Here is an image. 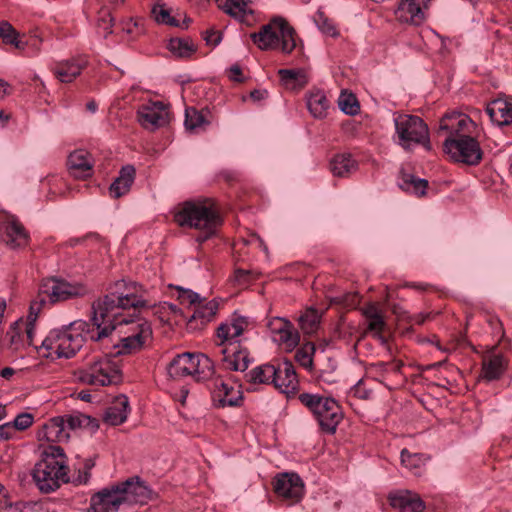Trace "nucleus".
Instances as JSON below:
<instances>
[{
    "instance_id": "f257e3e1",
    "label": "nucleus",
    "mask_w": 512,
    "mask_h": 512,
    "mask_svg": "<svg viewBox=\"0 0 512 512\" xmlns=\"http://www.w3.org/2000/svg\"><path fill=\"white\" fill-rule=\"evenodd\" d=\"M144 294V289L136 282H115L108 293L92 305L91 320L96 331H92L91 339L99 341L119 328L122 336L115 345L117 355L135 354L148 347L153 339L151 324L144 318H121L126 309L148 305Z\"/></svg>"
},
{
    "instance_id": "f03ea898",
    "label": "nucleus",
    "mask_w": 512,
    "mask_h": 512,
    "mask_svg": "<svg viewBox=\"0 0 512 512\" xmlns=\"http://www.w3.org/2000/svg\"><path fill=\"white\" fill-rule=\"evenodd\" d=\"M151 498L146 483L135 476L103 488L90 499L93 512H117L123 504H144Z\"/></svg>"
},
{
    "instance_id": "7ed1b4c3",
    "label": "nucleus",
    "mask_w": 512,
    "mask_h": 512,
    "mask_svg": "<svg viewBox=\"0 0 512 512\" xmlns=\"http://www.w3.org/2000/svg\"><path fill=\"white\" fill-rule=\"evenodd\" d=\"M175 222L181 227L201 231L196 241L205 242L214 235L222 224L218 208L213 199L203 198L184 202L174 215Z\"/></svg>"
},
{
    "instance_id": "20e7f679",
    "label": "nucleus",
    "mask_w": 512,
    "mask_h": 512,
    "mask_svg": "<svg viewBox=\"0 0 512 512\" xmlns=\"http://www.w3.org/2000/svg\"><path fill=\"white\" fill-rule=\"evenodd\" d=\"M67 456L62 447L47 445L41 450L40 460L35 464L32 477L42 493H51L61 484L69 482Z\"/></svg>"
},
{
    "instance_id": "39448f33",
    "label": "nucleus",
    "mask_w": 512,
    "mask_h": 512,
    "mask_svg": "<svg viewBox=\"0 0 512 512\" xmlns=\"http://www.w3.org/2000/svg\"><path fill=\"white\" fill-rule=\"evenodd\" d=\"M85 326V322L77 321L64 329L50 331L41 342L43 356L51 359L73 357L85 342L82 334Z\"/></svg>"
},
{
    "instance_id": "423d86ee",
    "label": "nucleus",
    "mask_w": 512,
    "mask_h": 512,
    "mask_svg": "<svg viewBox=\"0 0 512 512\" xmlns=\"http://www.w3.org/2000/svg\"><path fill=\"white\" fill-rule=\"evenodd\" d=\"M250 38L263 51L280 48L283 53L290 54L297 46L295 29L280 16L262 25L258 32L251 33Z\"/></svg>"
},
{
    "instance_id": "0eeeda50",
    "label": "nucleus",
    "mask_w": 512,
    "mask_h": 512,
    "mask_svg": "<svg viewBox=\"0 0 512 512\" xmlns=\"http://www.w3.org/2000/svg\"><path fill=\"white\" fill-rule=\"evenodd\" d=\"M79 382L91 386L116 385L122 381V371L117 354L98 355L76 372Z\"/></svg>"
},
{
    "instance_id": "6e6552de",
    "label": "nucleus",
    "mask_w": 512,
    "mask_h": 512,
    "mask_svg": "<svg viewBox=\"0 0 512 512\" xmlns=\"http://www.w3.org/2000/svg\"><path fill=\"white\" fill-rule=\"evenodd\" d=\"M394 126V141L405 151H412L415 146L431 150L429 127L419 116L398 114L394 118Z\"/></svg>"
},
{
    "instance_id": "1a4fd4ad",
    "label": "nucleus",
    "mask_w": 512,
    "mask_h": 512,
    "mask_svg": "<svg viewBox=\"0 0 512 512\" xmlns=\"http://www.w3.org/2000/svg\"><path fill=\"white\" fill-rule=\"evenodd\" d=\"M298 399L314 415L322 431L335 433L343 419L341 407L335 399L313 393H301Z\"/></svg>"
},
{
    "instance_id": "9d476101",
    "label": "nucleus",
    "mask_w": 512,
    "mask_h": 512,
    "mask_svg": "<svg viewBox=\"0 0 512 512\" xmlns=\"http://www.w3.org/2000/svg\"><path fill=\"white\" fill-rule=\"evenodd\" d=\"M168 374L173 379L191 376L195 381H205L214 372L212 360L202 353L185 352L175 356L167 367Z\"/></svg>"
},
{
    "instance_id": "9b49d317",
    "label": "nucleus",
    "mask_w": 512,
    "mask_h": 512,
    "mask_svg": "<svg viewBox=\"0 0 512 512\" xmlns=\"http://www.w3.org/2000/svg\"><path fill=\"white\" fill-rule=\"evenodd\" d=\"M443 151L457 163L477 165L482 160L483 152L479 142L472 136L445 138Z\"/></svg>"
},
{
    "instance_id": "f8f14e48",
    "label": "nucleus",
    "mask_w": 512,
    "mask_h": 512,
    "mask_svg": "<svg viewBox=\"0 0 512 512\" xmlns=\"http://www.w3.org/2000/svg\"><path fill=\"white\" fill-rule=\"evenodd\" d=\"M39 290L41 295L49 301V304L83 297L90 292L87 285L82 282H68L56 277L44 279Z\"/></svg>"
},
{
    "instance_id": "ddd939ff",
    "label": "nucleus",
    "mask_w": 512,
    "mask_h": 512,
    "mask_svg": "<svg viewBox=\"0 0 512 512\" xmlns=\"http://www.w3.org/2000/svg\"><path fill=\"white\" fill-rule=\"evenodd\" d=\"M211 393L212 403L217 408L239 406L243 397L238 387L222 376H215L205 380Z\"/></svg>"
},
{
    "instance_id": "4468645a",
    "label": "nucleus",
    "mask_w": 512,
    "mask_h": 512,
    "mask_svg": "<svg viewBox=\"0 0 512 512\" xmlns=\"http://www.w3.org/2000/svg\"><path fill=\"white\" fill-rule=\"evenodd\" d=\"M249 319L245 316L234 314L230 319L221 323L216 329V345L218 348L229 346L234 342H240V336L248 329Z\"/></svg>"
},
{
    "instance_id": "2eb2a0df",
    "label": "nucleus",
    "mask_w": 512,
    "mask_h": 512,
    "mask_svg": "<svg viewBox=\"0 0 512 512\" xmlns=\"http://www.w3.org/2000/svg\"><path fill=\"white\" fill-rule=\"evenodd\" d=\"M430 0H401L395 10L400 23L419 26L424 23Z\"/></svg>"
},
{
    "instance_id": "dca6fc26",
    "label": "nucleus",
    "mask_w": 512,
    "mask_h": 512,
    "mask_svg": "<svg viewBox=\"0 0 512 512\" xmlns=\"http://www.w3.org/2000/svg\"><path fill=\"white\" fill-rule=\"evenodd\" d=\"M0 238L9 247L19 248L28 244L29 235L15 216L7 215L0 220Z\"/></svg>"
},
{
    "instance_id": "f3484780",
    "label": "nucleus",
    "mask_w": 512,
    "mask_h": 512,
    "mask_svg": "<svg viewBox=\"0 0 512 512\" xmlns=\"http://www.w3.org/2000/svg\"><path fill=\"white\" fill-rule=\"evenodd\" d=\"M137 116L141 126L150 130L162 127L169 121L167 106L160 101L143 104L139 107Z\"/></svg>"
},
{
    "instance_id": "a211bd4d",
    "label": "nucleus",
    "mask_w": 512,
    "mask_h": 512,
    "mask_svg": "<svg viewBox=\"0 0 512 512\" xmlns=\"http://www.w3.org/2000/svg\"><path fill=\"white\" fill-rule=\"evenodd\" d=\"M274 491L279 497L296 503L304 494V484L297 474L283 473L276 477Z\"/></svg>"
},
{
    "instance_id": "6ab92c4d",
    "label": "nucleus",
    "mask_w": 512,
    "mask_h": 512,
    "mask_svg": "<svg viewBox=\"0 0 512 512\" xmlns=\"http://www.w3.org/2000/svg\"><path fill=\"white\" fill-rule=\"evenodd\" d=\"M273 338L285 349H294L300 341L299 333L294 329L292 323L281 317H274L267 323Z\"/></svg>"
},
{
    "instance_id": "aec40b11",
    "label": "nucleus",
    "mask_w": 512,
    "mask_h": 512,
    "mask_svg": "<svg viewBox=\"0 0 512 512\" xmlns=\"http://www.w3.org/2000/svg\"><path fill=\"white\" fill-rule=\"evenodd\" d=\"M472 124V120L466 114L446 113L440 120L438 133L446 134V138H460L468 135Z\"/></svg>"
},
{
    "instance_id": "412c9836",
    "label": "nucleus",
    "mask_w": 512,
    "mask_h": 512,
    "mask_svg": "<svg viewBox=\"0 0 512 512\" xmlns=\"http://www.w3.org/2000/svg\"><path fill=\"white\" fill-rule=\"evenodd\" d=\"M219 352L223 356L222 363L227 370L243 372L248 368L251 360L249 352L240 342L219 348Z\"/></svg>"
},
{
    "instance_id": "4be33fe9",
    "label": "nucleus",
    "mask_w": 512,
    "mask_h": 512,
    "mask_svg": "<svg viewBox=\"0 0 512 512\" xmlns=\"http://www.w3.org/2000/svg\"><path fill=\"white\" fill-rule=\"evenodd\" d=\"M93 165L91 154L83 149L71 152L67 159L70 175L80 180H85L93 175Z\"/></svg>"
},
{
    "instance_id": "5701e85b",
    "label": "nucleus",
    "mask_w": 512,
    "mask_h": 512,
    "mask_svg": "<svg viewBox=\"0 0 512 512\" xmlns=\"http://www.w3.org/2000/svg\"><path fill=\"white\" fill-rule=\"evenodd\" d=\"M389 504L400 512H423L425 503L421 497L410 490H399L390 493Z\"/></svg>"
},
{
    "instance_id": "b1692460",
    "label": "nucleus",
    "mask_w": 512,
    "mask_h": 512,
    "mask_svg": "<svg viewBox=\"0 0 512 512\" xmlns=\"http://www.w3.org/2000/svg\"><path fill=\"white\" fill-rule=\"evenodd\" d=\"M276 371L272 381L275 388L286 395L294 394L298 388V378L293 364L284 361L276 367Z\"/></svg>"
},
{
    "instance_id": "393cba45",
    "label": "nucleus",
    "mask_w": 512,
    "mask_h": 512,
    "mask_svg": "<svg viewBox=\"0 0 512 512\" xmlns=\"http://www.w3.org/2000/svg\"><path fill=\"white\" fill-rule=\"evenodd\" d=\"M219 9L234 19L250 25L254 21L253 10L248 6V0H215Z\"/></svg>"
},
{
    "instance_id": "a878e982",
    "label": "nucleus",
    "mask_w": 512,
    "mask_h": 512,
    "mask_svg": "<svg viewBox=\"0 0 512 512\" xmlns=\"http://www.w3.org/2000/svg\"><path fill=\"white\" fill-rule=\"evenodd\" d=\"M88 61L84 56L72 57L57 63L54 67L55 76L63 83H70L78 77Z\"/></svg>"
},
{
    "instance_id": "bb28decb",
    "label": "nucleus",
    "mask_w": 512,
    "mask_h": 512,
    "mask_svg": "<svg viewBox=\"0 0 512 512\" xmlns=\"http://www.w3.org/2000/svg\"><path fill=\"white\" fill-rule=\"evenodd\" d=\"M486 112L498 126L512 124V97L493 100L487 105Z\"/></svg>"
},
{
    "instance_id": "cd10ccee",
    "label": "nucleus",
    "mask_w": 512,
    "mask_h": 512,
    "mask_svg": "<svg viewBox=\"0 0 512 512\" xmlns=\"http://www.w3.org/2000/svg\"><path fill=\"white\" fill-rule=\"evenodd\" d=\"M70 433L66 429L65 417L56 416L49 419L38 433L39 440L45 439L48 442H65L69 439Z\"/></svg>"
},
{
    "instance_id": "c85d7f7f",
    "label": "nucleus",
    "mask_w": 512,
    "mask_h": 512,
    "mask_svg": "<svg viewBox=\"0 0 512 512\" xmlns=\"http://www.w3.org/2000/svg\"><path fill=\"white\" fill-rule=\"evenodd\" d=\"M151 15L158 24L172 27L188 28L191 19L184 13L171 14V10L164 4H155L151 9Z\"/></svg>"
},
{
    "instance_id": "c756f323",
    "label": "nucleus",
    "mask_w": 512,
    "mask_h": 512,
    "mask_svg": "<svg viewBox=\"0 0 512 512\" xmlns=\"http://www.w3.org/2000/svg\"><path fill=\"white\" fill-rule=\"evenodd\" d=\"M129 412L130 408L128 398L125 395H119L106 409L104 421L113 426L120 425L127 420Z\"/></svg>"
},
{
    "instance_id": "7c9ffc66",
    "label": "nucleus",
    "mask_w": 512,
    "mask_h": 512,
    "mask_svg": "<svg viewBox=\"0 0 512 512\" xmlns=\"http://www.w3.org/2000/svg\"><path fill=\"white\" fill-rule=\"evenodd\" d=\"M329 167L334 176L349 177L358 169V163L351 154L340 153L330 160Z\"/></svg>"
},
{
    "instance_id": "2f4dec72",
    "label": "nucleus",
    "mask_w": 512,
    "mask_h": 512,
    "mask_svg": "<svg viewBox=\"0 0 512 512\" xmlns=\"http://www.w3.org/2000/svg\"><path fill=\"white\" fill-rule=\"evenodd\" d=\"M135 168L132 165L124 166L119 176L110 185L109 191L114 198L125 195L131 188L135 179Z\"/></svg>"
},
{
    "instance_id": "473e14b6",
    "label": "nucleus",
    "mask_w": 512,
    "mask_h": 512,
    "mask_svg": "<svg viewBox=\"0 0 512 512\" xmlns=\"http://www.w3.org/2000/svg\"><path fill=\"white\" fill-rule=\"evenodd\" d=\"M361 311L367 320V331L380 335L384 330L385 321L378 305L376 303H369Z\"/></svg>"
},
{
    "instance_id": "72a5a7b5",
    "label": "nucleus",
    "mask_w": 512,
    "mask_h": 512,
    "mask_svg": "<svg viewBox=\"0 0 512 512\" xmlns=\"http://www.w3.org/2000/svg\"><path fill=\"white\" fill-rule=\"evenodd\" d=\"M278 75L282 84L289 89H302L308 83L304 69H280Z\"/></svg>"
},
{
    "instance_id": "f704fd0d",
    "label": "nucleus",
    "mask_w": 512,
    "mask_h": 512,
    "mask_svg": "<svg viewBox=\"0 0 512 512\" xmlns=\"http://www.w3.org/2000/svg\"><path fill=\"white\" fill-rule=\"evenodd\" d=\"M307 107L313 117L322 119L327 114L329 101L323 91H312L307 98Z\"/></svg>"
},
{
    "instance_id": "c9c22d12",
    "label": "nucleus",
    "mask_w": 512,
    "mask_h": 512,
    "mask_svg": "<svg viewBox=\"0 0 512 512\" xmlns=\"http://www.w3.org/2000/svg\"><path fill=\"white\" fill-rule=\"evenodd\" d=\"M505 370V361L501 355H492L483 361L482 377L487 381L499 379Z\"/></svg>"
},
{
    "instance_id": "e433bc0d",
    "label": "nucleus",
    "mask_w": 512,
    "mask_h": 512,
    "mask_svg": "<svg viewBox=\"0 0 512 512\" xmlns=\"http://www.w3.org/2000/svg\"><path fill=\"white\" fill-rule=\"evenodd\" d=\"M399 187L405 192L421 197L426 193L428 181L412 174L402 173Z\"/></svg>"
},
{
    "instance_id": "4c0bfd02",
    "label": "nucleus",
    "mask_w": 512,
    "mask_h": 512,
    "mask_svg": "<svg viewBox=\"0 0 512 512\" xmlns=\"http://www.w3.org/2000/svg\"><path fill=\"white\" fill-rule=\"evenodd\" d=\"M276 367L271 364L259 365L246 374L247 381L251 384H270L276 375Z\"/></svg>"
},
{
    "instance_id": "58836bf2",
    "label": "nucleus",
    "mask_w": 512,
    "mask_h": 512,
    "mask_svg": "<svg viewBox=\"0 0 512 512\" xmlns=\"http://www.w3.org/2000/svg\"><path fill=\"white\" fill-rule=\"evenodd\" d=\"M205 299H200L194 306L193 314L189 322L200 320L201 324H205L212 320L218 310V303L215 300L208 301L204 304Z\"/></svg>"
},
{
    "instance_id": "ea45409f",
    "label": "nucleus",
    "mask_w": 512,
    "mask_h": 512,
    "mask_svg": "<svg viewBox=\"0 0 512 512\" xmlns=\"http://www.w3.org/2000/svg\"><path fill=\"white\" fill-rule=\"evenodd\" d=\"M299 327L304 334L312 335L317 332L320 327L321 313L313 308H307L303 314L300 315Z\"/></svg>"
},
{
    "instance_id": "a19ab883",
    "label": "nucleus",
    "mask_w": 512,
    "mask_h": 512,
    "mask_svg": "<svg viewBox=\"0 0 512 512\" xmlns=\"http://www.w3.org/2000/svg\"><path fill=\"white\" fill-rule=\"evenodd\" d=\"M428 458L424 454L410 453L407 449L401 451V463L409 470H415V474L427 462Z\"/></svg>"
},
{
    "instance_id": "79ce46f5",
    "label": "nucleus",
    "mask_w": 512,
    "mask_h": 512,
    "mask_svg": "<svg viewBox=\"0 0 512 512\" xmlns=\"http://www.w3.org/2000/svg\"><path fill=\"white\" fill-rule=\"evenodd\" d=\"M168 49L177 57H189L194 51L195 47L189 39L173 38L168 43Z\"/></svg>"
},
{
    "instance_id": "37998d69",
    "label": "nucleus",
    "mask_w": 512,
    "mask_h": 512,
    "mask_svg": "<svg viewBox=\"0 0 512 512\" xmlns=\"http://www.w3.org/2000/svg\"><path fill=\"white\" fill-rule=\"evenodd\" d=\"M209 122L205 119L203 114L197 109L190 107L185 110V127L189 131H195Z\"/></svg>"
},
{
    "instance_id": "c03bdc74",
    "label": "nucleus",
    "mask_w": 512,
    "mask_h": 512,
    "mask_svg": "<svg viewBox=\"0 0 512 512\" xmlns=\"http://www.w3.org/2000/svg\"><path fill=\"white\" fill-rule=\"evenodd\" d=\"M338 106L342 112L348 115H356L360 106L357 98L352 93L343 91L338 98Z\"/></svg>"
},
{
    "instance_id": "a18cd8bd",
    "label": "nucleus",
    "mask_w": 512,
    "mask_h": 512,
    "mask_svg": "<svg viewBox=\"0 0 512 512\" xmlns=\"http://www.w3.org/2000/svg\"><path fill=\"white\" fill-rule=\"evenodd\" d=\"M315 345L312 342L303 344L295 353L297 362L304 368H311L313 364V355L315 353Z\"/></svg>"
},
{
    "instance_id": "49530a36",
    "label": "nucleus",
    "mask_w": 512,
    "mask_h": 512,
    "mask_svg": "<svg viewBox=\"0 0 512 512\" xmlns=\"http://www.w3.org/2000/svg\"><path fill=\"white\" fill-rule=\"evenodd\" d=\"M65 425L68 432L77 428L87 427L91 422L92 418L84 414L66 415Z\"/></svg>"
},
{
    "instance_id": "de8ad7c7",
    "label": "nucleus",
    "mask_w": 512,
    "mask_h": 512,
    "mask_svg": "<svg viewBox=\"0 0 512 512\" xmlns=\"http://www.w3.org/2000/svg\"><path fill=\"white\" fill-rule=\"evenodd\" d=\"M316 24L318 28L327 36L337 37L339 32L334 24V22L326 17L323 13H318L316 16Z\"/></svg>"
},
{
    "instance_id": "09e8293b",
    "label": "nucleus",
    "mask_w": 512,
    "mask_h": 512,
    "mask_svg": "<svg viewBox=\"0 0 512 512\" xmlns=\"http://www.w3.org/2000/svg\"><path fill=\"white\" fill-rule=\"evenodd\" d=\"M35 322L26 321V322H15L12 331L15 332L19 337H21V333L26 336L27 343L29 345H34L33 336L35 330Z\"/></svg>"
},
{
    "instance_id": "8fccbe9b",
    "label": "nucleus",
    "mask_w": 512,
    "mask_h": 512,
    "mask_svg": "<svg viewBox=\"0 0 512 512\" xmlns=\"http://www.w3.org/2000/svg\"><path fill=\"white\" fill-rule=\"evenodd\" d=\"M113 17L108 11H104L100 14L97 21V32L103 37H107L112 33L113 28Z\"/></svg>"
},
{
    "instance_id": "3c124183",
    "label": "nucleus",
    "mask_w": 512,
    "mask_h": 512,
    "mask_svg": "<svg viewBox=\"0 0 512 512\" xmlns=\"http://www.w3.org/2000/svg\"><path fill=\"white\" fill-rule=\"evenodd\" d=\"M46 304H49V301L41 295V291L39 290L36 299H34L30 304L27 320L35 322L42 308Z\"/></svg>"
},
{
    "instance_id": "603ef678",
    "label": "nucleus",
    "mask_w": 512,
    "mask_h": 512,
    "mask_svg": "<svg viewBox=\"0 0 512 512\" xmlns=\"http://www.w3.org/2000/svg\"><path fill=\"white\" fill-rule=\"evenodd\" d=\"M19 37V33L8 22L0 24V38L5 44H12Z\"/></svg>"
},
{
    "instance_id": "864d4df0",
    "label": "nucleus",
    "mask_w": 512,
    "mask_h": 512,
    "mask_svg": "<svg viewBox=\"0 0 512 512\" xmlns=\"http://www.w3.org/2000/svg\"><path fill=\"white\" fill-rule=\"evenodd\" d=\"M13 426V434L16 430H25L33 424V416L30 413H21L17 415L13 422H10Z\"/></svg>"
},
{
    "instance_id": "5fc2aeb1",
    "label": "nucleus",
    "mask_w": 512,
    "mask_h": 512,
    "mask_svg": "<svg viewBox=\"0 0 512 512\" xmlns=\"http://www.w3.org/2000/svg\"><path fill=\"white\" fill-rule=\"evenodd\" d=\"M178 299L182 303H189L195 306L201 298L199 294L192 290L179 288Z\"/></svg>"
},
{
    "instance_id": "6e6d98bb",
    "label": "nucleus",
    "mask_w": 512,
    "mask_h": 512,
    "mask_svg": "<svg viewBox=\"0 0 512 512\" xmlns=\"http://www.w3.org/2000/svg\"><path fill=\"white\" fill-rule=\"evenodd\" d=\"M204 40L207 45L217 46L222 40V33L215 29H209L203 34Z\"/></svg>"
},
{
    "instance_id": "4d7b16f0",
    "label": "nucleus",
    "mask_w": 512,
    "mask_h": 512,
    "mask_svg": "<svg viewBox=\"0 0 512 512\" xmlns=\"http://www.w3.org/2000/svg\"><path fill=\"white\" fill-rule=\"evenodd\" d=\"M14 436L13 426L11 423H5L0 425V442L7 441Z\"/></svg>"
},
{
    "instance_id": "13d9d810",
    "label": "nucleus",
    "mask_w": 512,
    "mask_h": 512,
    "mask_svg": "<svg viewBox=\"0 0 512 512\" xmlns=\"http://www.w3.org/2000/svg\"><path fill=\"white\" fill-rule=\"evenodd\" d=\"M11 94V86L8 82L0 78V100Z\"/></svg>"
},
{
    "instance_id": "bf43d9fd",
    "label": "nucleus",
    "mask_w": 512,
    "mask_h": 512,
    "mask_svg": "<svg viewBox=\"0 0 512 512\" xmlns=\"http://www.w3.org/2000/svg\"><path fill=\"white\" fill-rule=\"evenodd\" d=\"M90 479V472L84 471V469H79L77 477L74 481L78 484H86Z\"/></svg>"
},
{
    "instance_id": "052dcab7",
    "label": "nucleus",
    "mask_w": 512,
    "mask_h": 512,
    "mask_svg": "<svg viewBox=\"0 0 512 512\" xmlns=\"http://www.w3.org/2000/svg\"><path fill=\"white\" fill-rule=\"evenodd\" d=\"M241 76H242L241 68L238 65H233L230 68V78L233 81L241 82L242 81Z\"/></svg>"
},
{
    "instance_id": "680f3d73",
    "label": "nucleus",
    "mask_w": 512,
    "mask_h": 512,
    "mask_svg": "<svg viewBox=\"0 0 512 512\" xmlns=\"http://www.w3.org/2000/svg\"><path fill=\"white\" fill-rule=\"evenodd\" d=\"M249 274H250V272L247 270L238 269L235 272V278L238 282L244 283V282H246Z\"/></svg>"
},
{
    "instance_id": "e2e57ef3",
    "label": "nucleus",
    "mask_w": 512,
    "mask_h": 512,
    "mask_svg": "<svg viewBox=\"0 0 512 512\" xmlns=\"http://www.w3.org/2000/svg\"><path fill=\"white\" fill-rule=\"evenodd\" d=\"M266 94L267 92L265 90H254L250 93V96L252 99L259 101L264 99L266 97Z\"/></svg>"
},
{
    "instance_id": "0e129e2a",
    "label": "nucleus",
    "mask_w": 512,
    "mask_h": 512,
    "mask_svg": "<svg viewBox=\"0 0 512 512\" xmlns=\"http://www.w3.org/2000/svg\"><path fill=\"white\" fill-rule=\"evenodd\" d=\"M20 512H41L40 507L37 504L24 505Z\"/></svg>"
},
{
    "instance_id": "69168bd1",
    "label": "nucleus",
    "mask_w": 512,
    "mask_h": 512,
    "mask_svg": "<svg viewBox=\"0 0 512 512\" xmlns=\"http://www.w3.org/2000/svg\"><path fill=\"white\" fill-rule=\"evenodd\" d=\"M11 45H13L18 50H24L27 43L21 40L20 37H18Z\"/></svg>"
},
{
    "instance_id": "338daca9",
    "label": "nucleus",
    "mask_w": 512,
    "mask_h": 512,
    "mask_svg": "<svg viewBox=\"0 0 512 512\" xmlns=\"http://www.w3.org/2000/svg\"><path fill=\"white\" fill-rule=\"evenodd\" d=\"M0 374L3 378L8 379L10 376L14 374V370L10 367H5L1 370Z\"/></svg>"
},
{
    "instance_id": "774afa93",
    "label": "nucleus",
    "mask_w": 512,
    "mask_h": 512,
    "mask_svg": "<svg viewBox=\"0 0 512 512\" xmlns=\"http://www.w3.org/2000/svg\"><path fill=\"white\" fill-rule=\"evenodd\" d=\"M97 108V103L94 100H91L86 104V109L91 113H95L97 111Z\"/></svg>"
}]
</instances>
